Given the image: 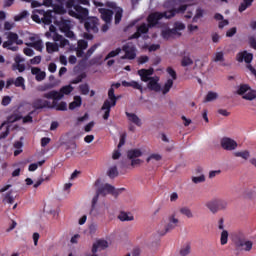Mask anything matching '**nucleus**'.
<instances>
[{"label":"nucleus","mask_w":256,"mask_h":256,"mask_svg":"<svg viewBox=\"0 0 256 256\" xmlns=\"http://www.w3.org/2000/svg\"><path fill=\"white\" fill-rule=\"evenodd\" d=\"M207 209L211 211V213H217L218 208H217V200H212L206 203Z\"/></svg>","instance_id":"obj_36"},{"label":"nucleus","mask_w":256,"mask_h":256,"mask_svg":"<svg viewBox=\"0 0 256 256\" xmlns=\"http://www.w3.org/2000/svg\"><path fill=\"white\" fill-rule=\"evenodd\" d=\"M66 9H68V15H70V17L79 19V21H85L89 18V9L76 4L75 0H68L66 2Z\"/></svg>","instance_id":"obj_1"},{"label":"nucleus","mask_w":256,"mask_h":256,"mask_svg":"<svg viewBox=\"0 0 256 256\" xmlns=\"http://www.w3.org/2000/svg\"><path fill=\"white\" fill-rule=\"evenodd\" d=\"M185 29V24L181 22H176L174 24L173 31H176V35H181V33H178V31H183Z\"/></svg>","instance_id":"obj_51"},{"label":"nucleus","mask_w":256,"mask_h":256,"mask_svg":"<svg viewBox=\"0 0 256 256\" xmlns=\"http://www.w3.org/2000/svg\"><path fill=\"white\" fill-rule=\"evenodd\" d=\"M213 61L215 63H219V62L225 61V54L223 53V51L216 52L215 53V57L213 58Z\"/></svg>","instance_id":"obj_47"},{"label":"nucleus","mask_w":256,"mask_h":256,"mask_svg":"<svg viewBox=\"0 0 256 256\" xmlns=\"http://www.w3.org/2000/svg\"><path fill=\"white\" fill-rule=\"evenodd\" d=\"M242 249L244 251H251V249H253V242L249 240H245Z\"/></svg>","instance_id":"obj_59"},{"label":"nucleus","mask_w":256,"mask_h":256,"mask_svg":"<svg viewBox=\"0 0 256 256\" xmlns=\"http://www.w3.org/2000/svg\"><path fill=\"white\" fill-rule=\"evenodd\" d=\"M79 91H80L81 95H89V84H87V83L81 84L79 86Z\"/></svg>","instance_id":"obj_52"},{"label":"nucleus","mask_w":256,"mask_h":256,"mask_svg":"<svg viewBox=\"0 0 256 256\" xmlns=\"http://www.w3.org/2000/svg\"><path fill=\"white\" fill-rule=\"evenodd\" d=\"M216 206L218 211H221V209H225L227 207V202L225 200H216Z\"/></svg>","instance_id":"obj_57"},{"label":"nucleus","mask_w":256,"mask_h":256,"mask_svg":"<svg viewBox=\"0 0 256 256\" xmlns=\"http://www.w3.org/2000/svg\"><path fill=\"white\" fill-rule=\"evenodd\" d=\"M118 219L120 221H133L134 217L133 215H129L127 212H120Z\"/></svg>","instance_id":"obj_39"},{"label":"nucleus","mask_w":256,"mask_h":256,"mask_svg":"<svg viewBox=\"0 0 256 256\" xmlns=\"http://www.w3.org/2000/svg\"><path fill=\"white\" fill-rule=\"evenodd\" d=\"M31 107L34 109V112L40 111L41 109H51V102L49 100L36 98L32 101Z\"/></svg>","instance_id":"obj_8"},{"label":"nucleus","mask_w":256,"mask_h":256,"mask_svg":"<svg viewBox=\"0 0 256 256\" xmlns=\"http://www.w3.org/2000/svg\"><path fill=\"white\" fill-rule=\"evenodd\" d=\"M50 109H56V111H67V102L62 101L57 103V100L53 99L52 104L50 103Z\"/></svg>","instance_id":"obj_21"},{"label":"nucleus","mask_w":256,"mask_h":256,"mask_svg":"<svg viewBox=\"0 0 256 256\" xmlns=\"http://www.w3.org/2000/svg\"><path fill=\"white\" fill-rule=\"evenodd\" d=\"M147 89L149 91H155V93H159L161 91V84H159V77H152L147 84Z\"/></svg>","instance_id":"obj_17"},{"label":"nucleus","mask_w":256,"mask_h":256,"mask_svg":"<svg viewBox=\"0 0 256 256\" xmlns=\"http://www.w3.org/2000/svg\"><path fill=\"white\" fill-rule=\"evenodd\" d=\"M59 29L61 33H65L71 29V22L69 20H61L59 22Z\"/></svg>","instance_id":"obj_28"},{"label":"nucleus","mask_w":256,"mask_h":256,"mask_svg":"<svg viewBox=\"0 0 256 256\" xmlns=\"http://www.w3.org/2000/svg\"><path fill=\"white\" fill-rule=\"evenodd\" d=\"M87 47H89V43L87 42V40H79L78 41V49H82L85 51V49H87Z\"/></svg>","instance_id":"obj_61"},{"label":"nucleus","mask_w":256,"mask_h":256,"mask_svg":"<svg viewBox=\"0 0 256 256\" xmlns=\"http://www.w3.org/2000/svg\"><path fill=\"white\" fill-rule=\"evenodd\" d=\"M46 51L47 53H56V51H59V44L58 43H46Z\"/></svg>","instance_id":"obj_30"},{"label":"nucleus","mask_w":256,"mask_h":256,"mask_svg":"<svg viewBox=\"0 0 256 256\" xmlns=\"http://www.w3.org/2000/svg\"><path fill=\"white\" fill-rule=\"evenodd\" d=\"M220 145L222 149L225 151H235V148L237 147V141L229 138V137H223L220 141Z\"/></svg>","instance_id":"obj_9"},{"label":"nucleus","mask_w":256,"mask_h":256,"mask_svg":"<svg viewBox=\"0 0 256 256\" xmlns=\"http://www.w3.org/2000/svg\"><path fill=\"white\" fill-rule=\"evenodd\" d=\"M112 191H113V185L104 184L103 186L99 187L96 192H98V195L105 197L106 195L111 194Z\"/></svg>","instance_id":"obj_19"},{"label":"nucleus","mask_w":256,"mask_h":256,"mask_svg":"<svg viewBox=\"0 0 256 256\" xmlns=\"http://www.w3.org/2000/svg\"><path fill=\"white\" fill-rule=\"evenodd\" d=\"M4 202L9 203L10 205H13L15 203V196L13 195V191H9L5 194Z\"/></svg>","instance_id":"obj_37"},{"label":"nucleus","mask_w":256,"mask_h":256,"mask_svg":"<svg viewBox=\"0 0 256 256\" xmlns=\"http://www.w3.org/2000/svg\"><path fill=\"white\" fill-rule=\"evenodd\" d=\"M229 241V232L227 230H223L220 235V244L227 245Z\"/></svg>","instance_id":"obj_38"},{"label":"nucleus","mask_w":256,"mask_h":256,"mask_svg":"<svg viewBox=\"0 0 256 256\" xmlns=\"http://www.w3.org/2000/svg\"><path fill=\"white\" fill-rule=\"evenodd\" d=\"M26 45L27 47H32L33 49H35L36 51H39L40 53L41 51H43V40L41 39H37V41L27 43Z\"/></svg>","instance_id":"obj_24"},{"label":"nucleus","mask_w":256,"mask_h":256,"mask_svg":"<svg viewBox=\"0 0 256 256\" xmlns=\"http://www.w3.org/2000/svg\"><path fill=\"white\" fill-rule=\"evenodd\" d=\"M84 28L88 33H99V18H86L84 22Z\"/></svg>","instance_id":"obj_5"},{"label":"nucleus","mask_w":256,"mask_h":256,"mask_svg":"<svg viewBox=\"0 0 256 256\" xmlns=\"http://www.w3.org/2000/svg\"><path fill=\"white\" fill-rule=\"evenodd\" d=\"M15 87H22L23 90H25V78L19 76L14 81Z\"/></svg>","instance_id":"obj_45"},{"label":"nucleus","mask_w":256,"mask_h":256,"mask_svg":"<svg viewBox=\"0 0 256 256\" xmlns=\"http://www.w3.org/2000/svg\"><path fill=\"white\" fill-rule=\"evenodd\" d=\"M242 99H245L246 101H253V99H256V90L250 88V90L242 96Z\"/></svg>","instance_id":"obj_32"},{"label":"nucleus","mask_w":256,"mask_h":256,"mask_svg":"<svg viewBox=\"0 0 256 256\" xmlns=\"http://www.w3.org/2000/svg\"><path fill=\"white\" fill-rule=\"evenodd\" d=\"M254 1L255 0H243V2L240 4L238 8L239 13H243V11H246L247 9H249V7L253 5Z\"/></svg>","instance_id":"obj_29"},{"label":"nucleus","mask_w":256,"mask_h":256,"mask_svg":"<svg viewBox=\"0 0 256 256\" xmlns=\"http://www.w3.org/2000/svg\"><path fill=\"white\" fill-rule=\"evenodd\" d=\"M161 14L163 15V18L165 19H173V17H175L177 15V11H175L174 9L165 11V12H161Z\"/></svg>","instance_id":"obj_40"},{"label":"nucleus","mask_w":256,"mask_h":256,"mask_svg":"<svg viewBox=\"0 0 256 256\" xmlns=\"http://www.w3.org/2000/svg\"><path fill=\"white\" fill-rule=\"evenodd\" d=\"M73 87L71 84L63 86L60 88L59 91L57 90H52L50 92H47L43 94L44 99H54V101H60L65 95H71L73 93Z\"/></svg>","instance_id":"obj_3"},{"label":"nucleus","mask_w":256,"mask_h":256,"mask_svg":"<svg viewBox=\"0 0 256 256\" xmlns=\"http://www.w3.org/2000/svg\"><path fill=\"white\" fill-rule=\"evenodd\" d=\"M149 29H151V26L147 23H142L140 26L137 27V31L132 34L129 39H139L141 35H147L149 33Z\"/></svg>","instance_id":"obj_10"},{"label":"nucleus","mask_w":256,"mask_h":256,"mask_svg":"<svg viewBox=\"0 0 256 256\" xmlns=\"http://www.w3.org/2000/svg\"><path fill=\"white\" fill-rule=\"evenodd\" d=\"M180 213L182 215H185V217H188V219H192V217H193V212H191V209H189L187 207L181 208Z\"/></svg>","instance_id":"obj_49"},{"label":"nucleus","mask_w":256,"mask_h":256,"mask_svg":"<svg viewBox=\"0 0 256 256\" xmlns=\"http://www.w3.org/2000/svg\"><path fill=\"white\" fill-rule=\"evenodd\" d=\"M87 78V74L85 72L78 75L75 79H73L70 83L71 85H77L83 81V79Z\"/></svg>","instance_id":"obj_43"},{"label":"nucleus","mask_w":256,"mask_h":256,"mask_svg":"<svg viewBox=\"0 0 256 256\" xmlns=\"http://www.w3.org/2000/svg\"><path fill=\"white\" fill-rule=\"evenodd\" d=\"M42 23L44 25H51L53 23V10L46 11V14L42 17Z\"/></svg>","instance_id":"obj_25"},{"label":"nucleus","mask_w":256,"mask_h":256,"mask_svg":"<svg viewBox=\"0 0 256 256\" xmlns=\"http://www.w3.org/2000/svg\"><path fill=\"white\" fill-rule=\"evenodd\" d=\"M121 19H123V8L117 7L114 15L115 25H119L121 23Z\"/></svg>","instance_id":"obj_26"},{"label":"nucleus","mask_w":256,"mask_h":256,"mask_svg":"<svg viewBox=\"0 0 256 256\" xmlns=\"http://www.w3.org/2000/svg\"><path fill=\"white\" fill-rule=\"evenodd\" d=\"M119 97L115 96V88L110 87L108 90V99L104 101L102 105V111L104 112L103 119L107 121L109 119V116L111 115V107H115L117 105Z\"/></svg>","instance_id":"obj_2"},{"label":"nucleus","mask_w":256,"mask_h":256,"mask_svg":"<svg viewBox=\"0 0 256 256\" xmlns=\"http://www.w3.org/2000/svg\"><path fill=\"white\" fill-rule=\"evenodd\" d=\"M177 225H179V219L175 218V214H172L168 216V222L164 226V229L159 230L158 233L161 236L167 235V233H171V231H173V229H175Z\"/></svg>","instance_id":"obj_6"},{"label":"nucleus","mask_w":256,"mask_h":256,"mask_svg":"<svg viewBox=\"0 0 256 256\" xmlns=\"http://www.w3.org/2000/svg\"><path fill=\"white\" fill-rule=\"evenodd\" d=\"M143 152L140 149H131L127 152L128 159H137V157H141Z\"/></svg>","instance_id":"obj_27"},{"label":"nucleus","mask_w":256,"mask_h":256,"mask_svg":"<svg viewBox=\"0 0 256 256\" xmlns=\"http://www.w3.org/2000/svg\"><path fill=\"white\" fill-rule=\"evenodd\" d=\"M83 104V99L81 96H74V101L69 104L70 111L77 109V107H81Z\"/></svg>","instance_id":"obj_22"},{"label":"nucleus","mask_w":256,"mask_h":256,"mask_svg":"<svg viewBox=\"0 0 256 256\" xmlns=\"http://www.w3.org/2000/svg\"><path fill=\"white\" fill-rule=\"evenodd\" d=\"M98 11L101 15V19L104 20L105 23L109 24L111 21H113V10L99 8Z\"/></svg>","instance_id":"obj_14"},{"label":"nucleus","mask_w":256,"mask_h":256,"mask_svg":"<svg viewBox=\"0 0 256 256\" xmlns=\"http://www.w3.org/2000/svg\"><path fill=\"white\" fill-rule=\"evenodd\" d=\"M217 97H219L217 92L210 91L207 93L204 103H209L211 101H215V99H217Z\"/></svg>","instance_id":"obj_41"},{"label":"nucleus","mask_w":256,"mask_h":256,"mask_svg":"<svg viewBox=\"0 0 256 256\" xmlns=\"http://www.w3.org/2000/svg\"><path fill=\"white\" fill-rule=\"evenodd\" d=\"M97 47H99L97 44H94L84 55V59H89V57H91V55H93V53H95V51L97 50Z\"/></svg>","instance_id":"obj_54"},{"label":"nucleus","mask_w":256,"mask_h":256,"mask_svg":"<svg viewBox=\"0 0 256 256\" xmlns=\"http://www.w3.org/2000/svg\"><path fill=\"white\" fill-rule=\"evenodd\" d=\"M125 115L127 117V120L129 121V123L136 125V127H141L143 125L141 118H139V116H137V114L131 113V112H125Z\"/></svg>","instance_id":"obj_18"},{"label":"nucleus","mask_w":256,"mask_h":256,"mask_svg":"<svg viewBox=\"0 0 256 256\" xmlns=\"http://www.w3.org/2000/svg\"><path fill=\"white\" fill-rule=\"evenodd\" d=\"M130 256H141V248L138 246H135L130 253Z\"/></svg>","instance_id":"obj_63"},{"label":"nucleus","mask_w":256,"mask_h":256,"mask_svg":"<svg viewBox=\"0 0 256 256\" xmlns=\"http://www.w3.org/2000/svg\"><path fill=\"white\" fill-rule=\"evenodd\" d=\"M153 72V68L140 69L138 70V75L140 76L141 81H143L144 83H148L152 78L151 75H153Z\"/></svg>","instance_id":"obj_16"},{"label":"nucleus","mask_w":256,"mask_h":256,"mask_svg":"<svg viewBox=\"0 0 256 256\" xmlns=\"http://www.w3.org/2000/svg\"><path fill=\"white\" fill-rule=\"evenodd\" d=\"M7 39L3 42L2 47L8 49V51H19V46H13L15 43L16 45H23V40L19 39V35L15 32H9Z\"/></svg>","instance_id":"obj_4"},{"label":"nucleus","mask_w":256,"mask_h":256,"mask_svg":"<svg viewBox=\"0 0 256 256\" xmlns=\"http://www.w3.org/2000/svg\"><path fill=\"white\" fill-rule=\"evenodd\" d=\"M192 181L195 184L205 183V175H200V176L192 177Z\"/></svg>","instance_id":"obj_60"},{"label":"nucleus","mask_w":256,"mask_h":256,"mask_svg":"<svg viewBox=\"0 0 256 256\" xmlns=\"http://www.w3.org/2000/svg\"><path fill=\"white\" fill-rule=\"evenodd\" d=\"M54 33H57V28L53 24H51L49 26V31L45 33V37H47V39H51Z\"/></svg>","instance_id":"obj_53"},{"label":"nucleus","mask_w":256,"mask_h":256,"mask_svg":"<svg viewBox=\"0 0 256 256\" xmlns=\"http://www.w3.org/2000/svg\"><path fill=\"white\" fill-rule=\"evenodd\" d=\"M235 157H242V159H249V151L235 152Z\"/></svg>","instance_id":"obj_62"},{"label":"nucleus","mask_w":256,"mask_h":256,"mask_svg":"<svg viewBox=\"0 0 256 256\" xmlns=\"http://www.w3.org/2000/svg\"><path fill=\"white\" fill-rule=\"evenodd\" d=\"M236 61H238V63H243V61H245V63L249 64L253 61V53L247 51L239 52L236 56Z\"/></svg>","instance_id":"obj_15"},{"label":"nucleus","mask_w":256,"mask_h":256,"mask_svg":"<svg viewBox=\"0 0 256 256\" xmlns=\"http://www.w3.org/2000/svg\"><path fill=\"white\" fill-rule=\"evenodd\" d=\"M109 247V242L107 240L99 239L92 246V253H97L99 251H105Z\"/></svg>","instance_id":"obj_13"},{"label":"nucleus","mask_w":256,"mask_h":256,"mask_svg":"<svg viewBox=\"0 0 256 256\" xmlns=\"http://www.w3.org/2000/svg\"><path fill=\"white\" fill-rule=\"evenodd\" d=\"M119 53H121V48H117L116 50L110 51L107 54V56L105 57V61H107L108 59H111L113 57H117V55H119Z\"/></svg>","instance_id":"obj_50"},{"label":"nucleus","mask_w":256,"mask_h":256,"mask_svg":"<svg viewBox=\"0 0 256 256\" xmlns=\"http://www.w3.org/2000/svg\"><path fill=\"white\" fill-rule=\"evenodd\" d=\"M122 86L123 87H132V89H137L138 91H140V93H143V86L135 80H132L130 82L124 80V81H122Z\"/></svg>","instance_id":"obj_20"},{"label":"nucleus","mask_w":256,"mask_h":256,"mask_svg":"<svg viewBox=\"0 0 256 256\" xmlns=\"http://www.w3.org/2000/svg\"><path fill=\"white\" fill-rule=\"evenodd\" d=\"M154 159V161H161V159H163V157L161 156V154H151L147 159H146V161H147V163H149L151 160H153Z\"/></svg>","instance_id":"obj_58"},{"label":"nucleus","mask_w":256,"mask_h":256,"mask_svg":"<svg viewBox=\"0 0 256 256\" xmlns=\"http://www.w3.org/2000/svg\"><path fill=\"white\" fill-rule=\"evenodd\" d=\"M189 65H193V59L189 56H184L181 60L182 67H189Z\"/></svg>","instance_id":"obj_46"},{"label":"nucleus","mask_w":256,"mask_h":256,"mask_svg":"<svg viewBox=\"0 0 256 256\" xmlns=\"http://www.w3.org/2000/svg\"><path fill=\"white\" fill-rule=\"evenodd\" d=\"M15 63L12 65V71H19V73H23L25 71V64H21L25 62V58L21 57V55H16L14 57Z\"/></svg>","instance_id":"obj_12"},{"label":"nucleus","mask_w":256,"mask_h":256,"mask_svg":"<svg viewBox=\"0 0 256 256\" xmlns=\"http://www.w3.org/2000/svg\"><path fill=\"white\" fill-rule=\"evenodd\" d=\"M163 19V14L161 12H154L148 15L147 21L149 27L152 29V27H156V25L159 24V21Z\"/></svg>","instance_id":"obj_11"},{"label":"nucleus","mask_w":256,"mask_h":256,"mask_svg":"<svg viewBox=\"0 0 256 256\" xmlns=\"http://www.w3.org/2000/svg\"><path fill=\"white\" fill-rule=\"evenodd\" d=\"M172 87H173V79H168L164 84L163 88H161L163 95H167V93L171 91Z\"/></svg>","instance_id":"obj_31"},{"label":"nucleus","mask_w":256,"mask_h":256,"mask_svg":"<svg viewBox=\"0 0 256 256\" xmlns=\"http://www.w3.org/2000/svg\"><path fill=\"white\" fill-rule=\"evenodd\" d=\"M248 91H251V87L247 84H242L238 87L237 95H241L243 97V95H246Z\"/></svg>","instance_id":"obj_35"},{"label":"nucleus","mask_w":256,"mask_h":256,"mask_svg":"<svg viewBox=\"0 0 256 256\" xmlns=\"http://www.w3.org/2000/svg\"><path fill=\"white\" fill-rule=\"evenodd\" d=\"M107 175H108V177H110V179H115V177H118L119 171L117 170V166L111 167L108 170Z\"/></svg>","instance_id":"obj_42"},{"label":"nucleus","mask_w":256,"mask_h":256,"mask_svg":"<svg viewBox=\"0 0 256 256\" xmlns=\"http://www.w3.org/2000/svg\"><path fill=\"white\" fill-rule=\"evenodd\" d=\"M35 114V110H32L23 118V123H33V116Z\"/></svg>","instance_id":"obj_55"},{"label":"nucleus","mask_w":256,"mask_h":256,"mask_svg":"<svg viewBox=\"0 0 256 256\" xmlns=\"http://www.w3.org/2000/svg\"><path fill=\"white\" fill-rule=\"evenodd\" d=\"M53 11H54V13H57L58 15H64L65 8L63 7V5L54 4Z\"/></svg>","instance_id":"obj_48"},{"label":"nucleus","mask_w":256,"mask_h":256,"mask_svg":"<svg viewBox=\"0 0 256 256\" xmlns=\"http://www.w3.org/2000/svg\"><path fill=\"white\" fill-rule=\"evenodd\" d=\"M161 35L163 39H171V37L177 34H176V30L166 29V30H162Z\"/></svg>","instance_id":"obj_34"},{"label":"nucleus","mask_w":256,"mask_h":256,"mask_svg":"<svg viewBox=\"0 0 256 256\" xmlns=\"http://www.w3.org/2000/svg\"><path fill=\"white\" fill-rule=\"evenodd\" d=\"M27 17H29V12L27 10H23L14 17V21H22V19H27Z\"/></svg>","instance_id":"obj_44"},{"label":"nucleus","mask_w":256,"mask_h":256,"mask_svg":"<svg viewBox=\"0 0 256 256\" xmlns=\"http://www.w3.org/2000/svg\"><path fill=\"white\" fill-rule=\"evenodd\" d=\"M166 72L168 73V75H170V77H172V81L177 80V72L175 71V69H173V67H168L166 69Z\"/></svg>","instance_id":"obj_56"},{"label":"nucleus","mask_w":256,"mask_h":256,"mask_svg":"<svg viewBox=\"0 0 256 256\" xmlns=\"http://www.w3.org/2000/svg\"><path fill=\"white\" fill-rule=\"evenodd\" d=\"M190 253H191V244H185L181 246L179 250L180 256H187V255H190Z\"/></svg>","instance_id":"obj_33"},{"label":"nucleus","mask_w":256,"mask_h":256,"mask_svg":"<svg viewBox=\"0 0 256 256\" xmlns=\"http://www.w3.org/2000/svg\"><path fill=\"white\" fill-rule=\"evenodd\" d=\"M245 241H247V239H245V235L243 234H237L233 238V242L236 245V247H243Z\"/></svg>","instance_id":"obj_23"},{"label":"nucleus","mask_w":256,"mask_h":256,"mask_svg":"<svg viewBox=\"0 0 256 256\" xmlns=\"http://www.w3.org/2000/svg\"><path fill=\"white\" fill-rule=\"evenodd\" d=\"M122 51H124L125 55L122 56V59H129L132 61L137 57V48H135V45L131 43H127L122 46Z\"/></svg>","instance_id":"obj_7"},{"label":"nucleus","mask_w":256,"mask_h":256,"mask_svg":"<svg viewBox=\"0 0 256 256\" xmlns=\"http://www.w3.org/2000/svg\"><path fill=\"white\" fill-rule=\"evenodd\" d=\"M249 45L252 49H255V51H256V38H255V36H250L249 37Z\"/></svg>","instance_id":"obj_64"}]
</instances>
